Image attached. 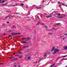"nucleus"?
Wrapping results in <instances>:
<instances>
[{
    "label": "nucleus",
    "mask_w": 67,
    "mask_h": 67,
    "mask_svg": "<svg viewBox=\"0 0 67 67\" xmlns=\"http://www.w3.org/2000/svg\"><path fill=\"white\" fill-rule=\"evenodd\" d=\"M55 65V63H54L53 64V65H52V66H54V65Z\"/></svg>",
    "instance_id": "52"
},
{
    "label": "nucleus",
    "mask_w": 67,
    "mask_h": 67,
    "mask_svg": "<svg viewBox=\"0 0 67 67\" xmlns=\"http://www.w3.org/2000/svg\"><path fill=\"white\" fill-rule=\"evenodd\" d=\"M60 24V23H56V24H57V25H59Z\"/></svg>",
    "instance_id": "26"
},
{
    "label": "nucleus",
    "mask_w": 67,
    "mask_h": 67,
    "mask_svg": "<svg viewBox=\"0 0 67 67\" xmlns=\"http://www.w3.org/2000/svg\"><path fill=\"white\" fill-rule=\"evenodd\" d=\"M31 57V55H29V57H28V58H27V59L28 60H30V58Z\"/></svg>",
    "instance_id": "5"
},
{
    "label": "nucleus",
    "mask_w": 67,
    "mask_h": 67,
    "mask_svg": "<svg viewBox=\"0 0 67 67\" xmlns=\"http://www.w3.org/2000/svg\"><path fill=\"white\" fill-rule=\"evenodd\" d=\"M53 65H52L51 66H50V67H53Z\"/></svg>",
    "instance_id": "59"
},
{
    "label": "nucleus",
    "mask_w": 67,
    "mask_h": 67,
    "mask_svg": "<svg viewBox=\"0 0 67 67\" xmlns=\"http://www.w3.org/2000/svg\"><path fill=\"white\" fill-rule=\"evenodd\" d=\"M27 56H28V55H25V59H26V58H27Z\"/></svg>",
    "instance_id": "21"
},
{
    "label": "nucleus",
    "mask_w": 67,
    "mask_h": 67,
    "mask_svg": "<svg viewBox=\"0 0 67 67\" xmlns=\"http://www.w3.org/2000/svg\"><path fill=\"white\" fill-rule=\"evenodd\" d=\"M11 61H13V60H14V59L13 60H10Z\"/></svg>",
    "instance_id": "45"
},
{
    "label": "nucleus",
    "mask_w": 67,
    "mask_h": 67,
    "mask_svg": "<svg viewBox=\"0 0 67 67\" xmlns=\"http://www.w3.org/2000/svg\"><path fill=\"white\" fill-rule=\"evenodd\" d=\"M41 25H45V24H43V23H42L41 24Z\"/></svg>",
    "instance_id": "27"
},
{
    "label": "nucleus",
    "mask_w": 67,
    "mask_h": 67,
    "mask_svg": "<svg viewBox=\"0 0 67 67\" xmlns=\"http://www.w3.org/2000/svg\"><path fill=\"white\" fill-rule=\"evenodd\" d=\"M15 14H19V13H16Z\"/></svg>",
    "instance_id": "43"
},
{
    "label": "nucleus",
    "mask_w": 67,
    "mask_h": 67,
    "mask_svg": "<svg viewBox=\"0 0 67 67\" xmlns=\"http://www.w3.org/2000/svg\"><path fill=\"white\" fill-rule=\"evenodd\" d=\"M37 8V9H40V8H37H37Z\"/></svg>",
    "instance_id": "48"
},
{
    "label": "nucleus",
    "mask_w": 67,
    "mask_h": 67,
    "mask_svg": "<svg viewBox=\"0 0 67 67\" xmlns=\"http://www.w3.org/2000/svg\"><path fill=\"white\" fill-rule=\"evenodd\" d=\"M16 33L15 32H12L11 33V34L12 35H16Z\"/></svg>",
    "instance_id": "10"
},
{
    "label": "nucleus",
    "mask_w": 67,
    "mask_h": 67,
    "mask_svg": "<svg viewBox=\"0 0 67 67\" xmlns=\"http://www.w3.org/2000/svg\"><path fill=\"white\" fill-rule=\"evenodd\" d=\"M67 59H65L64 58L63 59H61V60H67Z\"/></svg>",
    "instance_id": "25"
},
{
    "label": "nucleus",
    "mask_w": 67,
    "mask_h": 67,
    "mask_svg": "<svg viewBox=\"0 0 67 67\" xmlns=\"http://www.w3.org/2000/svg\"><path fill=\"white\" fill-rule=\"evenodd\" d=\"M27 43H28V44H29L30 45V44H32V43H31V41L27 42Z\"/></svg>",
    "instance_id": "12"
},
{
    "label": "nucleus",
    "mask_w": 67,
    "mask_h": 67,
    "mask_svg": "<svg viewBox=\"0 0 67 67\" xmlns=\"http://www.w3.org/2000/svg\"><path fill=\"white\" fill-rule=\"evenodd\" d=\"M29 47V45H27V46H23V48H27V47Z\"/></svg>",
    "instance_id": "8"
},
{
    "label": "nucleus",
    "mask_w": 67,
    "mask_h": 67,
    "mask_svg": "<svg viewBox=\"0 0 67 67\" xmlns=\"http://www.w3.org/2000/svg\"><path fill=\"white\" fill-rule=\"evenodd\" d=\"M2 2H5V1H2Z\"/></svg>",
    "instance_id": "38"
},
{
    "label": "nucleus",
    "mask_w": 67,
    "mask_h": 67,
    "mask_svg": "<svg viewBox=\"0 0 67 67\" xmlns=\"http://www.w3.org/2000/svg\"><path fill=\"white\" fill-rule=\"evenodd\" d=\"M11 7H14V5H12Z\"/></svg>",
    "instance_id": "54"
},
{
    "label": "nucleus",
    "mask_w": 67,
    "mask_h": 67,
    "mask_svg": "<svg viewBox=\"0 0 67 67\" xmlns=\"http://www.w3.org/2000/svg\"><path fill=\"white\" fill-rule=\"evenodd\" d=\"M58 18H63V17H62L59 16V17H58Z\"/></svg>",
    "instance_id": "34"
},
{
    "label": "nucleus",
    "mask_w": 67,
    "mask_h": 67,
    "mask_svg": "<svg viewBox=\"0 0 67 67\" xmlns=\"http://www.w3.org/2000/svg\"><path fill=\"white\" fill-rule=\"evenodd\" d=\"M64 34L65 35H67V33H66V34Z\"/></svg>",
    "instance_id": "40"
},
{
    "label": "nucleus",
    "mask_w": 67,
    "mask_h": 67,
    "mask_svg": "<svg viewBox=\"0 0 67 67\" xmlns=\"http://www.w3.org/2000/svg\"><path fill=\"white\" fill-rule=\"evenodd\" d=\"M21 53H22V52H18V54H21Z\"/></svg>",
    "instance_id": "29"
},
{
    "label": "nucleus",
    "mask_w": 67,
    "mask_h": 67,
    "mask_svg": "<svg viewBox=\"0 0 67 67\" xmlns=\"http://www.w3.org/2000/svg\"><path fill=\"white\" fill-rule=\"evenodd\" d=\"M18 58H14V60H18Z\"/></svg>",
    "instance_id": "18"
},
{
    "label": "nucleus",
    "mask_w": 67,
    "mask_h": 67,
    "mask_svg": "<svg viewBox=\"0 0 67 67\" xmlns=\"http://www.w3.org/2000/svg\"><path fill=\"white\" fill-rule=\"evenodd\" d=\"M67 56V55H66L65 56H64L63 57V58H65V57H66Z\"/></svg>",
    "instance_id": "23"
},
{
    "label": "nucleus",
    "mask_w": 67,
    "mask_h": 67,
    "mask_svg": "<svg viewBox=\"0 0 67 67\" xmlns=\"http://www.w3.org/2000/svg\"><path fill=\"white\" fill-rule=\"evenodd\" d=\"M9 16V17H8L9 18H10V19H11L12 17H13V16Z\"/></svg>",
    "instance_id": "15"
},
{
    "label": "nucleus",
    "mask_w": 67,
    "mask_h": 67,
    "mask_svg": "<svg viewBox=\"0 0 67 67\" xmlns=\"http://www.w3.org/2000/svg\"><path fill=\"white\" fill-rule=\"evenodd\" d=\"M62 5H65V4H63Z\"/></svg>",
    "instance_id": "61"
},
{
    "label": "nucleus",
    "mask_w": 67,
    "mask_h": 67,
    "mask_svg": "<svg viewBox=\"0 0 67 67\" xmlns=\"http://www.w3.org/2000/svg\"><path fill=\"white\" fill-rule=\"evenodd\" d=\"M52 29H54V30H55V28H52Z\"/></svg>",
    "instance_id": "47"
},
{
    "label": "nucleus",
    "mask_w": 67,
    "mask_h": 67,
    "mask_svg": "<svg viewBox=\"0 0 67 67\" xmlns=\"http://www.w3.org/2000/svg\"><path fill=\"white\" fill-rule=\"evenodd\" d=\"M16 67V63H14V66H13V67Z\"/></svg>",
    "instance_id": "11"
},
{
    "label": "nucleus",
    "mask_w": 67,
    "mask_h": 67,
    "mask_svg": "<svg viewBox=\"0 0 67 67\" xmlns=\"http://www.w3.org/2000/svg\"><path fill=\"white\" fill-rule=\"evenodd\" d=\"M3 19V20H6V19Z\"/></svg>",
    "instance_id": "58"
},
{
    "label": "nucleus",
    "mask_w": 67,
    "mask_h": 67,
    "mask_svg": "<svg viewBox=\"0 0 67 67\" xmlns=\"http://www.w3.org/2000/svg\"><path fill=\"white\" fill-rule=\"evenodd\" d=\"M19 36L20 37H22V36Z\"/></svg>",
    "instance_id": "57"
},
{
    "label": "nucleus",
    "mask_w": 67,
    "mask_h": 67,
    "mask_svg": "<svg viewBox=\"0 0 67 67\" xmlns=\"http://www.w3.org/2000/svg\"><path fill=\"white\" fill-rule=\"evenodd\" d=\"M13 29H14L15 28V26H13Z\"/></svg>",
    "instance_id": "31"
},
{
    "label": "nucleus",
    "mask_w": 67,
    "mask_h": 67,
    "mask_svg": "<svg viewBox=\"0 0 67 67\" xmlns=\"http://www.w3.org/2000/svg\"><path fill=\"white\" fill-rule=\"evenodd\" d=\"M16 35H18V34H21V33H16Z\"/></svg>",
    "instance_id": "22"
},
{
    "label": "nucleus",
    "mask_w": 67,
    "mask_h": 67,
    "mask_svg": "<svg viewBox=\"0 0 67 67\" xmlns=\"http://www.w3.org/2000/svg\"><path fill=\"white\" fill-rule=\"evenodd\" d=\"M41 24V23L40 21H38L37 23V25H40Z\"/></svg>",
    "instance_id": "9"
},
{
    "label": "nucleus",
    "mask_w": 67,
    "mask_h": 67,
    "mask_svg": "<svg viewBox=\"0 0 67 67\" xmlns=\"http://www.w3.org/2000/svg\"><path fill=\"white\" fill-rule=\"evenodd\" d=\"M65 38H63V40H65Z\"/></svg>",
    "instance_id": "50"
},
{
    "label": "nucleus",
    "mask_w": 67,
    "mask_h": 67,
    "mask_svg": "<svg viewBox=\"0 0 67 67\" xmlns=\"http://www.w3.org/2000/svg\"><path fill=\"white\" fill-rule=\"evenodd\" d=\"M36 54H37V53H35L34 55H36Z\"/></svg>",
    "instance_id": "44"
},
{
    "label": "nucleus",
    "mask_w": 67,
    "mask_h": 67,
    "mask_svg": "<svg viewBox=\"0 0 67 67\" xmlns=\"http://www.w3.org/2000/svg\"><path fill=\"white\" fill-rule=\"evenodd\" d=\"M15 5H18V4H15Z\"/></svg>",
    "instance_id": "63"
},
{
    "label": "nucleus",
    "mask_w": 67,
    "mask_h": 67,
    "mask_svg": "<svg viewBox=\"0 0 67 67\" xmlns=\"http://www.w3.org/2000/svg\"><path fill=\"white\" fill-rule=\"evenodd\" d=\"M27 43V42H26V41H23V43Z\"/></svg>",
    "instance_id": "19"
},
{
    "label": "nucleus",
    "mask_w": 67,
    "mask_h": 67,
    "mask_svg": "<svg viewBox=\"0 0 67 67\" xmlns=\"http://www.w3.org/2000/svg\"><path fill=\"white\" fill-rule=\"evenodd\" d=\"M60 3V2H58V4H59Z\"/></svg>",
    "instance_id": "39"
},
{
    "label": "nucleus",
    "mask_w": 67,
    "mask_h": 67,
    "mask_svg": "<svg viewBox=\"0 0 67 67\" xmlns=\"http://www.w3.org/2000/svg\"><path fill=\"white\" fill-rule=\"evenodd\" d=\"M3 64V63H0V65H2V64Z\"/></svg>",
    "instance_id": "41"
},
{
    "label": "nucleus",
    "mask_w": 67,
    "mask_h": 67,
    "mask_svg": "<svg viewBox=\"0 0 67 67\" xmlns=\"http://www.w3.org/2000/svg\"><path fill=\"white\" fill-rule=\"evenodd\" d=\"M7 32H12V31L11 30H8Z\"/></svg>",
    "instance_id": "20"
},
{
    "label": "nucleus",
    "mask_w": 67,
    "mask_h": 67,
    "mask_svg": "<svg viewBox=\"0 0 67 67\" xmlns=\"http://www.w3.org/2000/svg\"><path fill=\"white\" fill-rule=\"evenodd\" d=\"M53 51H54V52H53V54H55L56 52H58L59 51V50L58 49H55V47H53L52 49L51 50V52H53Z\"/></svg>",
    "instance_id": "1"
},
{
    "label": "nucleus",
    "mask_w": 67,
    "mask_h": 67,
    "mask_svg": "<svg viewBox=\"0 0 67 67\" xmlns=\"http://www.w3.org/2000/svg\"><path fill=\"white\" fill-rule=\"evenodd\" d=\"M22 56H21V57H19V58H22Z\"/></svg>",
    "instance_id": "35"
},
{
    "label": "nucleus",
    "mask_w": 67,
    "mask_h": 67,
    "mask_svg": "<svg viewBox=\"0 0 67 67\" xmlns=\"http://www.w3.org/2000/svg\"><path fill=\"white\" fill-rule=\"evenodd\" d=\"M7 23L8 24H9V22L7 21Z\"/></svg>",
    "instance_id": "42"
},
{
    "label": "nucleus",
    "mask_w": 67,
    "mask_h": 67,
    "mask_svg": "<svg viewBox=\"0 0 67 67\" xmlns=\"http://www.w3.org/2000/svg\"><path fill=\"white\" fill-rule=\"evenodd\" d=\"M0 3H2V4H3V3L2 2H1Z\"/></svg>",
    "instance_id": "62"
},
{
    "label": "nucleus",
    "mask_w": 67,
    "mask_h": 67,
    "mask_svg": "<svg viewBox=\"0 0 67 67\" xmlns=\"http://www.w3.org/2000/svg\"><path fill=\"white\" fill-rule=\"evenodd\" d=\"M45 27L46 28V30H47V31H52V29H48V26H46Z\"/></svg>",
    "instance_id": "4"
},
{
    "label": "nucleus",
    "mask_w": 67,
    "mask_h": 67,
    "mask_svg": "<svg viewBox=\"0 0 67 67\" xmlns=\"http://www.w3.org/2000/svg\"><path fill=\"white\" fill-rule=\"evenodd\" d=\"M27 21H31V19H27Z\"/></svg>",
    "instance_id": "32"
},
{
    "label": "nucleus",
    "mask_w": 67,
    "mask_h": 67,
    "mask_svg": "<svg viewBox=\"0 0 67 67\" xmlns=\"http://www.w3.org/2000/svg\"><path fill=\"white\" fill-rule=\"evenodd\" d=\"M13 54V55H15V53H14Z\"/></svg>",
    "instance_id": "51"
},
{
    "label": "nucleus",
    "mask_w": 67,
    "mask_h": 67,
    "mask_svg": "<svg viewBox=\"0 0 67 67\" xmlns=\"http://www.w3.org/2000/svg\"><path fill=\"white\" fill-rule=\"evenodd\" d=\"M54 14L55 15V16L56 17H57L58 16H60V13H56Z\"/></svg>",
    "instance_id": "3"
},
{
    "label": "nucleus",
    "mask_w": 67,
    "mask_h": 67,
    "mask_svg": "<svg viewBox=\"0 0 67 67\" xmlns=\"http://www.w3.org/2000/svg\"><path fill=\"white\" fill-rule=\"evenodd\" d=\"M52 34H53L52 32H49L48 35H49H49H52Z\"/></svg>",
    "instance_id": "16"
},
{
    "label": "nucleus",
    "mask_w": 67,
    "mask_h": 67,
    "mask_svg": "<svg viewBox=\"0 0 67 67\" xmlns=\"http://www.w3.org/2000/svg\"><path fill=\"white\" fill-rule=\"evenodd\" d=\"M63 48L64 49H66L67 48V46L66 47V46H64L63 47Z\"/></svg>",
    "instance_id": "13"
},
{
    "label": "nucleus",
    "mask_w": 67,
    "mask_h": 67,
    "mask_svg": "<svg viewBox=\"0 0 67 67\" xmlns=\"http://www.w3.org/2000/svg\"><path fill=\"white\" fill-rule=\"evenodd\" d=\"M33 38H35V36H34L33 37Z\"/></svg>",
    "instance_id": "60"
},
{
    "label": "nucleus",
    "mask_w": 67,
    "mask_h": 67,
    "mask_svg": "<svg viewBox=\"0 0 67 67\" xmlns=\"http://www.w3.org/2000/svg\"><path fill=\"white\" fill-rule=\"evenodd\" d=\"M9 36H10V37H11V35H10Z\"/></svg>",
    "instance_id": "64"
},
{
    "label": "nucleus",
    "mask_w": 67,
    "mask_h": 67,
    "mask_svg": "<svg viewBox=\"0 0 67 67\" xmlns=\"http://www.w3.org/2000/svg\"><path fill=\"white\" fill-rule=\"evenodd\" d=\"M5 23H4L2 24V26H5Z\"/></svg>",
    "instance_id": "17"
},
{
    "label": "nucleus",
    "mask_w": 67,
    "mask_h": 67,
    "mask_svg": "<svg viewBox=\"0 0 67 67\" xmlns=\"http://www.w3.org/2000/svg\"><path fill=\"white\" fill-rule=\"evenodd\" d=\"M43 59H40V61H39V62H40V61H41V60H43Z\"/></svg>",
    "instance_id": "37"
},
{
    "label": "nucleus",
    "mask_w": 67,
    "mask_h": 67,
    "mask_svg": "<svg viewBox=\"0 0 67 67\" xmlns=\"http://www.w3.org/2000/svg\"><path fill=\"white\" fill-rule=\"evenodd\" d=\"M5 4H8V2H6V3H5Z\"/></svg>",
    "instance_id": "53"
},
{
    "label": "nucleus",
    "mask_w": 67,
    "mask_h": 67,
    "mask_svg": "<svg viewBox=\"0 0 67 67\" xmlns=\"http://www.w3.org/2000/svg\"><path fill=\"white\" fill-rule=\"evenodd\" d=\"M21 5V6H23V5H24V4H20Z\"/></svg>",
    "instance_id": "28"
},
{
    "label": "nucleus",
    "mask_w": 67,
    "mask_h": 67,
    "mask_svg": "<svg viewBox=\"0 0 67 67\" xmlns=\"http://www.w3.org/2000/svg\"><path fill=\"white\" fill-rule=\"evenodd\" d=\"M17 64L18 67H21L19 63H18Z\"/></svg>",
    "instance_id": "14"
},
{
    "label": "nucleus",
    "mask_w": 67,
    "mask_h": 67,
    "mask_svg": "<svg viewBox=\"0 0 67 67\" xmlns=\"http://www.w3.org/2000/svg\"><path fill=\"white\" fill-rule=\"evenodd\" d=\"M23 39H24V40H25V42H26V41H28V40H29L30 39V38H23Z\"/></svg>",
    "instance_id": "2"
},
{
    "label": "nucleus",
    "mask_w": 67,
    "mask_h": 67,
    "mask_svg": "<svg viewBox=\"0 0 67 67\" xmlns=\"http://www.w3.org/2000/svg\"><path fill=\"white\" fill-rule=\"evenodd\" d=\"M8 17H9V16H6V19H8Z\"/></svg>",
    "instance_id": "33"
},
{
    "label": "nucleus",
    "mask_w": 67,
    "mask_h": 67,
    "mask_svg": "<svg viewBox=\"0 0 67 67\" xmlns=\"http://www.w3.org/2000/svg\"><path fill=\"white\" fill-rule=\"evenodd\" d=\"M29 19H30H30H32V17H31Z\"/></svg>",
    "instance_id": "49"
},
{
    "label": "nucleus",
    "mask_w": 67,
    "mask_h": 67,
    "mask_svg": "<svg viewBox=\"0 0 67 67\" xmlns=\"http://www.w3.org/2000/svg\"><path fill=\"white\" fill-rule=\"evenodd\" d=\"M5 4H2V5H5Z\"/></svg>",
    "instance_id": "56"
},
{
    "label": "nucleus",
    "mask_w": 67,
    "mask_h": 67,
    "mask_svg": "<svg viewBox=\"0 0 67 67\" xmlns=\"http://www.w3.org/2000/svg\"><path fill=\"white\" fill-rule=\"evenodd\" d=\"M30 51V49H27L26 50L25 52H29Z\"/></svg>",
    "instance_id": "7"
},
{
    "label": "nucleus",
    "mask_w": 67,
    "mask_h": 67,
    "mask_svg": "<svg viewBox=\"0 0 67 67\" xmlns=\"http://www.w3.org/2000/svg\"><path fill=\"white\" fill-rule=\"evenodd\" d=\"M13 58V57H10V58Z\"/></svg>",
    "instance_id": "55"
},
{
    "label": "nucleus",
    "mask_w": 67,
    "mask_h": 67,
    "mask_svg": "<svg viewBox=\"0 0 67 67\" xmlns=\"http://www.w3.org/2000/svg\"><path fill=\"white\" fill-rule=\"evenodd\" d=\"M54 26L55 27H56L57 25H54Z\"/></svg>",
    "instance_id": "36"
},
{
    "label": "nucleus",
    "mask_w": 67,
    "mask_h": 67,
    "mask_svg": "<svg viewBox=\"0 0 67 67\" xmlns=\"http://www.w3.org/2000/svg\"><path fill=\"white\" fill-rule=\"evenodd\" d=\"M46 56V55L45 54H44V55L43 57H45Z\"/></svg>",
    "instance_id": "30"
},
{
    "label": "nucleus",
    "mask_w": 67,
    "mask_h": 67,
    "mask_svg": "<svg viewBox=\"0 0 67 67\" xmlns=\"http://www.w3.org/2000/svg\"><path fill=\"white\" fill-rule=\"evenodd\" d=\"M46 18H51V17H52V16L51 14H50V15H48L47 16H46Z\"/></svg>",
    "instance_id": "6"
},
{
    "label": "nucleus",
    "mask_w": 67,
    "mask_h": 67,
    "mask_svg": "<svg viewBox=\"0 0 67 67\" xmlns=\"http://www.w3.org/2000/svg\"><path fill=\"white\" fill-rule=\"evenodd\" d=\"M60 57H58V58H57V59H59V58H60Z\"/></svg>",
    "instance_id": "46"
},
{
    "label": "nucleus",
    "mask_w": 67,
    "mask_h": 67,
    "mask_svg": "<svg viewBox=\"0 0 67 67\" xmlns=\"http://www.w3.org/2000/svg\"><path fill=\"white\" fill-rule=\"evenodd\" d=\"M45 15H46V16H48V15H47V14L46 13H45Z\"/></svg>",
    "instance_id": "24"
}]
</instances>
